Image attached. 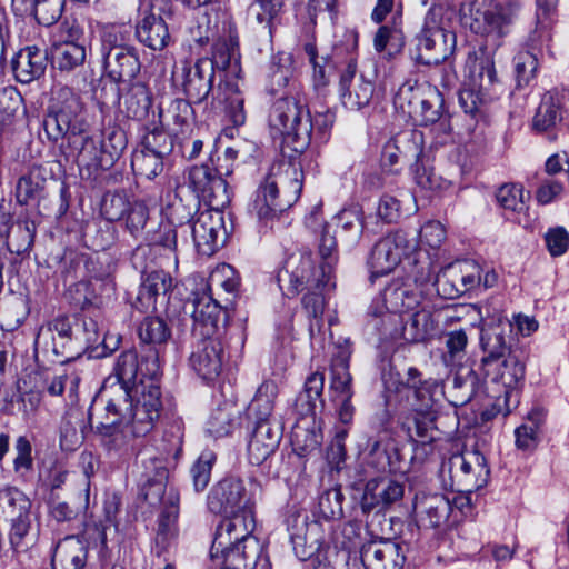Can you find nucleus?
Returning a JSON list of instances; mask_svg holds the SVG:
<instances>
[{
    "label": "nucleus",
    "mask_w": 569,
    "mask_h": 569,
    "mask_svg": "<svg viewBox=\"0 0 569 569\" xmlns=\"http://www.w3.org/2000/svg\"><path fill=\"white\" fill-rule=\"evenodd\" d=\"M423 134L420 131L411 130L402 132L390 139L385 146L381 154V164L393 171L401 158L416 160L421 156Z\"/></svg>",
    "instance_id": "obj_28"
},
{
    "label": "nucleus",
    "mask_w": 569,
    "mask_h": 569,
    "mask_svg": "<svg viewBox=\"0 0 569 569\" xmlns=\"http://www.w3.org/2000/svg\"><path fill=\"white\" fill-rule=\"evenodd\" d=\"M332 273L326 263H317L310 252L292 253L278 273V282L286 296L293 297L305 290L333 289Z\"/></svg>",
    "instance_id": "obj_8"
},
{
    "label": "nucleus",
    "mask_w": 569,
    "mask_h": 569,
    "mask_svg": "<svg viewBox=\"0 0 569 569\" xmlns=\"http://www.w3.org/2000/svg\"><path fill=\"white\" fill-rule=\"evenodd\" d=\"M47 178L40 167L30 168L16 184V200L21 206L39 202L46 197Z\"/></svg>",
    "instance_id": "obj_41"
},
{
    "label": "nucleus",
    "mask_w": 569,
    "mask_h": 569,
    "mask_svg": "<svg viewBox=\"0 0 569 569\" xmlns=\"http://www.w3.org/2000/svg\"><path fill=\"white\" fill-rule=\"evenodd\" d=\"M481 272L477 260L465 258V295L467 291L488 289L496 284L497 274L493 271H487L483 277Z\"/></svg>",
    "instance_id": "obj_59"
},
{
    "label": "nucleus",
    "mask_w": 569,
    "mask_h": 569,
    "mask_svg": "<svg viewBox=\"0 0 569 569\" xmlns=\"http://www.w3.org/2000/svg\"><path fill=\"white\" fill-rule=\"evenodd\" d=\"M216 459L213 451L204 450L191 466L190 475L197 492L203 491L208 487Z\"/></svg>",
    "instance_id": "obj_61"
},
{
    "label": "nucleus",
    "mask_w": 569,
    "mask_h": 569,
    "mask_svg": "<svg viewBox=\"0 0 569 569\" xmlns=\"http://www.w3.org/2000/svg\"><path fill=\"white\" fill-rule=\"evenodd\" d=\"M351 351L347 348H341L339 352L332 358L331 362V381L330 390L333 398L352 397V378L349 372V359Z\"/></svg>",
    "instance_id": "obj_45"
},
{
    "label": "nucleus",
    "mask_w": 569,
    "mask_h": 569,
    "mask_svg": "<svg viewBox=\"0 0 569 569\" xmlns=\"http://www.w3.org/2000/svg\"><path fill=\"white\" fill-rule=\"evenodd\" d=\"M192 240L198 253L212 256L224 242L223 214L218 208L199 211L196 219L189 226Z\"/></svg>",
    "instance_id": "obj_18"
},
{
    "label": "nucleus",
    "mask_w": 569,
    "mask_h": 569,
    "mask_svg": "<svg viewBox=\"0 0 569 569\" xmlns=\"http://www.w3.org/2000/svg\"><path fill=\"white\" fill-rule=\"evenodd\" d=\"M102 446L118 457L128 456L132 449V436L122 423H113L106 411L104 421L99 427Z\"/></svg>",
    "instance_id": "obj_39"
},
{
    "label": "nucleus",
    "mask_w": 569,
    "mask_h": 569,
    "mask_svg": "<svg viewBox=\"0 0 569 569\" xmlns=\"http://www.w3.org/2000/svg\"><path fill=\"white\" fill-rule=\"evenodd\" d=\"M223 349L221 342L213 337H201L194 345L189 357L190 367L203 380L216 379L222 369Z\"/></svg>",
    "instance_id": "obj_22"
},
{
    "label": "nucleus",
    "mask_w": 569,
    "mask_h": 569,
    "mask_svg": "<svg viewBox=\"0 0 569 569\" xmlns=\"http://www.w3.org/2000/svg\"><path fill=\"white\" fill-rule=\"evenodd\" d=\"M207 59L214 73L221 71L237 74L240 70L238 37L230 31L227 38L218 39L213 44L212 57Z\"/></svg>",
    "instance_id": "obj_37"
},
{
    "label": "nucleus",
    "mask_w": 569,
    "mask_h": 569,
    "mask_svg": "<svg viewBox=\"0 0 569 569\" xmlns=\"http://www.w3.org/2000/svg\"><path fill=\"white\" fill-rule=\"evenodd\" d=\"M188 186L196 194V199L204 201L212 208H220L229 202L226 180L218 170L207 163L190 168Z\"/></svg>",
    "instance_id": "obj_17"
},
{
    "label": "nucleus",
    "mask_w": 569,
    "mask_h": 569,
    "mask_svg": "<svg viewBox=\"0 0 569 569\" xmlns=\"http://www.w3.org/2000/svg\"><path fill=\"white\" fill-rule=\"evenodd\" d=\"M142 352L147 355V372L160 375V360L171 331L160 317H146L138 327Z\"/></svg>",
    "instance_id": "obj_19"
},
{
    "label": "nucleus",
    "mask_w": 569,
    "mask_h": 569,
    "mask_svg": "<svg viewBox=\"0 0 569 569\" xmlns=\"http://www.w3.org/2000/svg\"><path fill=\"white\" fill-rule=\"evenodd\" d=\"M489 371L495 369L490 381L482 386L473 370L465 377V385H469L471 393L465 401L469 406L473 417L469 420L470 425L477 426L489 421L498 413L507 416L511 409L508 405L509 398L513 393L519 382L525 378V355L519 349L517 352H510L498 363V360ZM490 372L487 375L489 376Z\"/></svg>",
    "instance_id": "obj_2"
},
{
    "label": "nucleus",
    "mask_w": 569,
    "mask_h": 569,
    "mask_svg": "<svg viewBox=\"0 0 569 569\" xmlns=\"http://www.w3.org/2000/svg\"><path fill=\"white\" fill-rule=\"evenodd\" d=\"M163 159L141 148L132 154L131 166L136 174L153 179L162 172Z\"/></svg>",
    "instance_id": "obj_60"
},
{
    "label": "nucleus",
    "mask_w": 569,
    "mask_h": 569,
    "mask_svg": "<svg viewBox=\"0 0 569 569\" xmlns=\"http://www.w3.org/2000/svg\"><path fill=\"white\" fill-rule=\"evenodd\" d=\"M562 119L558 98L551 92L543 94L533 118V128L546 131L555 127Z\"/></svg>",
    "instance_id": "obj_56"
},
{
    "label": "nucleus",
    "mask_w": 569,
    "mask_h": 569,
    "mask_svg": "<svg viewBox=\"0 0 569 569\" xmlns=\"http://www.w3.org/2000/svg\"><path fill=\"white\" fill-rule=\"evenodd\" d=\"M214 76L207 58L198 59L193 64L183 62L172 74L174 83L193 103L203 102L213 92Z\"/></svg>",
    "instance_id": "obj_16"
},
{
    "label": "nucleus",
    "mask_w": 569,
    "mask_h": 569,
    "mask_svg": "<svg viewBox=\"0 0 569 569\" xmlns=\"http://www.w3.org/2000/svg\"><path fill=\"white\" fill-rule=\"evenodd\" d=\"M303 50L313 68L312 80L315 88H325L329 83L333 70L337 68L335 56L329 53L319 56L313 42L306 43Z\"/></svg>",
    "instance_id": "obj_55"
},
{
    "label": "nucleus",
    "mask_w": 569,
    "mask_h": 569,
    "mask_svg": "<svg viewBox=\"0 0 569 569\" xmlns=\"http://www.w3.org/2000/svg\"><path fill=\"white\" fill-rule=\"evenodd\" d=\"M66 0H36L30 13L39 24L50 27L62 16Z\"/></svg>",
    "instance_id": "obj_63"
},
{
    "label": "nucleus",
    "mask_w": 569,
    "mask_h": 569,
    "mask_svg": "<svg viewBox=\"0 0 569 569\" xmlns=\"http://www.w3.org/2000/svg\"><path fill=\"white\" fill-rule=\"evenodd\" d=\"M287 530L293 552L301 561H309L329 545L325 543L322 526L309 520L306 512H293L287 518Z\"/></svg>",
    "instance_id": "obj_13"
},
{
    "label": "nucleus",
    "mask_w": 569,
    "mask_h": 569,
    "mask_svg": "<svg viewBox=\"0 0 569 569\" xmlns=\"http://www.w3.org/2000/svg\"><path fill=\"white\" fill-rule=\"evenodd\" d=\"M216 101L218 103H224L226 114L234 127H240L246 123L244 97L238 83L221 80L217 91L212 94V104H214Z\"/></svg>",
    "instance_id": "obj_35"
},
{
    "label": "nucleus",
    "mask_w": 569,
    "mask_h": 569,
    "mask_svg": "<svg viewBox=\"0 0 569 569\" xmlns=\"http://www.w3.org/2000/svg\"><path fill=\"white\" fill-rule=\"evenodd\" d=\"M302 178V170L293 163H273L256 191L251 213L264 226L272 223L300 198Z\"/></svg>",
    "instance_id": "obj_4"
},
{
    "label": "nucleus",
    "mask_w": 569,
    "mask_h": 569,
    "mask_svg": "<svg viewBox=\"0 0 569 569\" xmlns=\"http://www.w3.org/2000/svg\"><path fill=\"white\" fill-rule=\"evenodd\" d=\"M162 408L158 383L138 385L133 392L122 387L110 390L104 410L113 423H122L132 437H144L154 427Z\"/></svg>",
    "instance_id": "obj_3"
},
{
    "label": "nucleus",
    "mask_w": 569,
    "mask_h": 569,
    "mask_svg": "<svg viewBox=\"0 0 569 569\" xmlns=\"http://www.w3.org/2000/svg\"><path fill=\"white\" fill-rule=\"evenodd\" d=\"M416 242L402 230L391 232L379 239L372 247L367 260L370 279L392 272L403 257L416 250Z\"/></svg>",
    "instance_id": "obj_11"
},
{
    "label": "nucleus",
    "mask_w": 569,
    "mask_h": 569,
    "mask_svg": "<svg viewBox=\"0 0 569 569\" xmlns=\"http://www.w3.org/2000/svg\"><path fill=\"white\" fill-rule=\"evenodd\" d=\"M134 38L129 24H110L101 32V56L126 50H133Z\"/></svg>",
    "instance_id": "obj_49"
},
{
    "label": "nucleus",
    "mask_w": 569,
    "mask_h": 569,
    "mask_svg": "<svg viewBox=\"0 0 569 569\" xmlns=\"http://www.w3.org/2000/svg\"><path fill=\"white\" fill-rule=\"evenodd\" d=\"M435 328L433 313L427 306H423L403 320L402 336L407 341L419 342L427 339Z\"/></svg>",
    "instance_id": "obj_48"
},
{
    "label": "nucleus",
    "mask_w": 569,
    "mask_h": 569,
    "mask_svg": "<svg viewBox=\"0 0 569 569\" xmlns=\"http://www.w3.org/2000/svg\"><path fill=\"white\" fill-rule=\"evenodd\" d=\"M189 99L174 98L159 107V120L162 127L173 133H183L194 121V110Z\"/></svg>",
    "instance_id": "obj_33"
},
{
    "label": "nucleus",
    "mask_w": 569,
    "mask_h": 569,
    "mask_svg": "<svg viewBox=\"0 0 569 569\" xmlns=\"http://www.w3.org/2000/svg\"><path fill=\"white\" fill-rule=\"evenodd\" d=\"M360 559L366 569H401L406 562V547L387 539L362 546Z\"/></svg>",
    "instance_id": "obj_23"
},
{
    "label": "nucleus",
    "mask_w": 569,
    "mask_h": 569,
    "mask_svg": "<svg viewBox=\"0 0 569 569\" xmlns=\"http://www.w3.org/2000/svg\"><path fill=\"white\" fill-rule=\"evenodd\" d=\"M164 128L161 126L148 130L142 138L141 148L162 158L169 156L173 150V139Z\"/></svg>",
    "instance_id": "obj_62"
},
{
    "label": "nucleus",
    "mask_w": 569,
    "mask_h": 569,
    "mask_svg": "<svg viewBox=\"0 0 569 569\" xmlns=\"http://www.w3.org/2000/svg\"><path fill=\"white\" fill-rule=\"evenodd\" d=\"M47 331L51 332L52 350L57 356L69 361L81 355L79 328L74 331L68 317L60 316L48 323Z\"/></svg>",
    "instance_id": "obj_29"
},
{
    "label": "nucleus",
    "mask_w": 569,
    "mask_h": 569,
    "mask_svg": "<svg viewBox=\"0 0 569 569\" xmlns=\"http://www.w3.org/2000/svg\"><path fill=\"white\" fill-rule=\"evenodd\" d=\"M42 126L48 140L64 141L61 151L77 163L80 174L87 179L111 169L128 146L127 132L117 124L106 127L100 141L91 137L81 98L69 87H59L52 92Z\"/></svg>",
    "instance_id": "obj_1"
},
{
    "label": "nucleus",
    "mask_w": 569,
    "mask_h": 569,
    "mask_svg": "<svg viewBox=\"0 0 569 569\" xmlns=\"http://www.w3.org/2000/svg\"><path fill=\"white\" fill-rule=\"evenodd\" d=\"M172 288L171 276L163 270L143 272L133 307L140 312L157 310L158 301H167V293Z\"/></svg>",
    "instance_id": "obj_27"
},
{
    "label": "nucleus",
    "mask_w": 569,
    "mask_h": 569,
    "mask_svg": "<svg viewBox=\"0 0 569 569\" xmlns=\"http://www.w3.org/2000/svg\"><path fill=\"white\" fill-rule=\"evenodd\" d=\"M84 412L80 409H70L60 428V446L63 450L72 451L78 448L84 439Z\"/></svg>",
    "instance_id": "obj_50"
},
{
    "label": "nucleus",
    "mask_w": 569,
    "mask_h": 569,
    "mask_svg": "<svg viewBox=\"0 0 569 569\" xmlns=\"http://www.w3.org/2000/svg\"><path fill=\"white\" fill-rule=\"evenodd\" d=\"M2 511L10 522L9 540L17 552L27 551L37 540L31 516V501L19 489L8 487L0 491Z\"/></svg>",
    "instance_id": "obj_10"
},
{
    "label": "nucleus",
    "mask_w": 569,
    "mask_h": 569,
    "mask_svg": "<svg viewBox=\"0 0 569 569\" xmlns=\"http://www.w3.org/2000/svg\"><path fill=\"white\" fill-rule=\"evenodd\" d=\"M336 228L340 231L342 240L353 247L360 240L363 230V216L361 209L353 207L341 210L335 218Z\"/></svg>",
    "instance_id": "obj_51"
},
{
    "label": "nucleus",
    "mask_w": 569,
    "mask_h": 569,
    "mask_svg": "<svg viewBox=\"0 0 569 569\" xmlns=\"http://www.w3.org/2000/svg\"><path fill=\"white\" fill-rule=\"evenodd\" d=\"M87 556L83 541L70 536L57 545L52 555V565L59 569H82L87 563Z\"/></svg>",
    "instance_id": "obj_40"
},
{
    "label": "nucleus",
    "mask_w": 569,
    "mask_h": 569,
    "mask_svg": "<svg viewBox=\"0 0 569 569\" xmlns=\"http://www.w3.org/2000/svg\"><path fill=\"white\" fill-rule=\"evenodd\" d=\"M432 87L427 81L406 80L396 92L393 104L405 116L413 120L415 109L423 102L425 98H430L428 93L432 91Z\"/></svg>",
    "instance_id": "obj_38"
},
{
    "label": "nucleus",
    "mask_w": 569,
    "mask_h": 569,
    "mask_svg": "<svg viewBox=\"0 0 569 569\" xmlns=\"http://www.w3.org/2000/svg\"><path fill=\"white\" fill-rule=\"evenodd\" d=\"M411 171L418 187L416 196L429 197L426 192L438 191L450 184L448 179L436 174L433 167L430 164L429 158L423 152V149L421 150V156L417 157L415 162L411 164Z\"/></svg>",
    "instance_id": "obj_43"
},
{
    "label": "nucleus",
    "mask_w": 569,
    "mask_h": 569,
    "mask_svg": "<svg viewBox=\"0 0 569 569\" xmlns=\"http://www.w3.org/2000/svg\"><path fill=\"white\" fill-rule=\"evenodd\" d=\"M159 376H151L147 372V355L142 352L139 361L134 350H126L119 355L113 367V377L106 379L102 387V396L108 399L110 390L116 387H122L127 391L133 392L138 385L157 383Z\"/></svg>",
    "instance_id": "obj_14"
},
{
    "label": "nucleus",
    "mask_w": 569,
    "mask_h": 569,
    "mask_svg": "<svg viewBox=\"0 0 569 569\" xmlns=\"http://www.w3.org/2000/svg\"><path fill=\"white\" fill-rule=\"evenodd\" d=\"M47 63V50L37 46H28L12 59V71L19 82L30 83L44 74Z\"/></svg>",
    "instance_id": "obj_31"
},
{
    "label": "nucleus",
    "mask_w": 569,
    "mask_h": 569,
    "mask_svg": "<svg viewBox=\"0 0 569 569\" xmlns=\"http://www.w3.org/2000/svg\"><path fill=\"white\" fill-rule=\"evenodd\" d=\"M323 387L325 375L322 372L316 371L308 376L302 391L296 399V408L301 416L315 415L318 406L323 408Z\"/></svg>",
    "instance_id": "obj_44"
},
{
    "label": "nucleus",
    "mask_w": 569,
    "mask_h": 569,
    "mask_svg": "<svg viewBox=\"0 0 569 569\" xmlns=\"http://www.w3.org/2000/svg\"><path fill=\"white\" fill-rule=\"evenodd\" d=\"M415 512L425 527H455L462 517V498L459 493L452 498L442 495L423 496L416 499Z\"/></svg>",
    "instance_id": "obj_15"
},
{
    "label": "nucleus",
    "mask_w": 569,
    "mask_h": 569,
    "mask_svg": "<svg viewBox=\"0 0 569 569\" xmlns=\"http://www.w3.org/2000/svg\"><path fill=\"white\" fill-rule=\"evenodd\" d=\"M179 493L173 488L169 489V493L164 500V508L158 518L156 530V546L164 551L170 548L178 536V517H179Z\"/></svg>",
    "instance_id": "obj_32"
},
{
    "label": "nucleus",
    "mask_w": 569,
    "mask_h": 569,
    "mask_svg": "<svg viewBox=\"0 0 569 569\" xmlns=\"http://www.w3.org/2000/svg\"><path fill=\"white\" fill-rule=\"evenodd\" d=\"M259 490L260 486L254 480H249L247 486L241 479L224 478L211 489L208 496V508L211 512L224 517L220 525L248 517L254 520L252 508Z\"/></svg>",
    "instance_id": "obj_7"
},
{
    "label": "nucleus",
    "mask_w": 569,
    "mask_h": 569,
    "mask_svg": "<svg viewBox=\"0 0 569 569\" xmlns=\"http://www.w3.org/2000/svg\"><path fill=\"white\" fill-rule=\"evenodd\" d=\"M7 246L18 256L29 252L36 236V224L29 219L18 220L6 230Z\"/></svg>",
    "instance_id": "obj_52"
},
{
    "label": "nucleus",
    "mask_w": 569,
    "mask_h": 569,
    "mask_svg": "<svg viewBox=\"0 0 569 569\" xmlns=\"http://www.w3.org/2000/svg\"><path fill=\"white\" fill-rule=\"evenodd\" d=\"M468 62L470 63L469 81L468 84L465 83V87L468 86L467 91L471 98V106L469 107L465 100V126L468 124L467 118H469L473 124L468 126V130L472 133L479 130L477 133V138H479L482 136L483 122L481 123L482 113L478 103L486 100L488 91L496 84V69L492 59L485 50H480L473 56L469 54Z\"/></svg>",
    "instance_id": "obj_9"
},
{
    "label": "nucleus",
    "mask_w": 569,
    "mask_h": 569,
    "mask_svg": "<svg viewBox=\"0 0 569 569\" xmlns=\"http://www.w3.org/2000/svg\"><path fill=\"white\" fill-rule=\"evenodd\" d=\"M489 468L486 463V458L473 450L467 453V458H465V483L469 486L467 490H465V507L471 508L472 501L470 495L483 488L489 479Z\"/></svg>",
    "instance_id": "obj_42"
},
{
    "label": "nucleus",
    "mask_w": 569,
    "mask_h": 569,
    "mask_svg": "<svg viewBox=\"0 0 569 569\" xmlns=\"http://www.w3.org/2000/svg\"><path fill=\"white\" fill-rule=\"evenodd\" d=\"M254 520L249 517L242 520L219 525L211 546V557L226 559L228 565L237 569H253L261 552L260 543L251 533Z\"/></svg>",
    "instance_id": "obj_6"
},
{
    "label": "nucleus",
    "mask_w": 569,
    "mask_h": 569,
    "mask_svg": "<svg viewBox=\"0 0 569 569\" xmlns=\"http://www.w3.org/2000/svg\"><path fill=\"white\" fill-rule=\"evenodd\" d=\"M405 493L403 483L388 479H370L363 490L360 507L363 513L373 510L382 511L389 506L400 501Z\"/></svg>",
    "instance_id": "obj_25"
},
{
    "label": "nucleus",
    "mask_w": 569,
    "mask_h": 569,
    "mask_svg": "<svg viewBox=\"0 0 569 569\" xmlns=\"http://www.w3.org/2000/svg\"><path fill=\"white\" fill-rule=\"evenodd\" d=\"M240 416L236 405L224 402L211 411L206 430L216 438L226 437L240 425Z\"/></svg>",
    "instance_id": "obj_46"
},
{
    "label": "nucleus",
    "mask_w": 569,
    "mask_h": 569,
    "mask_svg": "<svg viewBox=\"0 0 569 569\" xmlns=\"http://www.w3.org/2000/svg\"><path fill=\"white\" fill-rule=\"evenodd\" d=\"M136 37L152 50H162L170 41L168 26L160 14L146 13L136 27Z\"/></svg>",
    "instance_id": "obj_36"
},
{
    "label": "nucleus",
    "mask_w": 569,
    "mask_h": 569,
    "mask_svg": "<svg viewBox=\"0 0 569 569\" xmlns=\"http://www.w3.org/2000/svg\"><path fill=\"white\" fill-rule=\"evenodd\" d=\"M191 301L193 333L200 337H213L218 329L222 308L211 296L194 295Z\"/></svg>",
    "instance_id": "obj_30"
},
{
    "label": "nucleus",
    "mask_w": 569,
    "mask_h": 569,
    "mask_svg": "<svg viewBox=\"0 0 569 569\" xmlns=\"http://www.w3.org/2000/svg\"><path fill=\"white\" fill-rule=\"evenodd\" d=\"M282 438V427L278 420H256L248 443V459L251 465L260 466L278 448Z\"/></svg>",
    "instance_id": "obj_24"
},
{
    "label": "nucleus",
    "mask_w": 569,
    "mask_h": 569,
    "mask_svg": "<svg viewBox=\"0 0 569 569\" xmlns=\"http://www.w3.org/2000/svg\"><path fill=\"white\" fill-rule=\"evenodd\" d=\"M52 67L61 72H70L86 61V44L53 43L50 49Z\"/></svg>",
    "instance_id": "obj_47"
},
{
    "label": "nucleus",
    "mask_w": 569,
    "mask_h": 569,
    "mask_svg": "<svg viewBox=\"0 0 569 569\" xmlns=\"http://www.w3.org/2000/svg\"><path fill=\"white\" fill-rule=\"evenodd\" d=\"M350 553L346 550H338L337 547H326L309 560L312 569H347Z\"/></svg>",
    "instance_id": "obj_64"
},
{
    "label": "nucleus",
    "mask_w": 569,
    "mask_h": 569,
    "mask_svg": "<svg viewBox=\"0 0 569 569\" xmlns=\"http://www.w3.org/2000/svg\"><path fill=\"white\" fill-rule=\"evenodd\" d=\"M278 385L273 380H264L258 388L249 406V412L256 420H277L272 417Z\"/></svg>",
    "instance_id": "obj_54"
},
{
    "label": "nucleus",
    "mask_w": 569,
    "mask_h": 569,
    "mask_svg": "<svg viewBox=\"0 0 569 569\" xmlns=\"http://www.w3.org/2000/svg\"><path fill=\"white\" fill-rule=\"evenodd\" d=\"M511 332L512 323L501 317H493L487 327H481L479 339L480 346L483 352L487 353L482 358L481 365L486 372L489 373V367L499 360L501 357H506V353L510 355L511 350Z\"/></svg>",
    "instance_id": "obj_20"
},
{
    "label": "nucleus",
    "mask_w": 569,
    "mask_h": 569,
    "mask_svg": "<svg viewBox=\"0 0 569 569\" xmlns=\"http://www.w3.org/2000/svg\"><path fill=\"white\" fill-rule=\"evenodd\" d=\"M520 10V2L507 1L503 4L493 0H473L469 4V28L473 33H503V28L512 22Z\"/></svg>",
    "instance_id": "obj_12"
},
{
    "label": "nucleus",
    "mask_w": 569,
    "mask_h": 569,
    "mask_svg": "<svg viewBox=\"0 0 569 569\" xmlns=\"http://www.w3.org/2000/svg\"><path fill=\"white\" fill-rule=\"evenodd\" d=\"M107 76L117 83L130 82L140 71L137 48L102 56Z\"/></svg>",
    "instance_id": "obj_34"
},
{
    "label": "nucleus",
    "mask_w": 569,
    "mask_h": 569,
    "mask_svg": "<svg viewBox=\"0 0 569 569\" xmlns=\"http://www.w3.org/2000/svg\"><path fill=\"white\" fill-rule=\"evenodd\" d=\"M23 98L13 87L0 89V129L13 123L23 113Z\"/></svg>",
    "instance_id": "obj_58"
},
{
    "label": "nucleus",
    "mask_w": 569,
    "mask_h": 569,
    "mask_svg": "<svg viewBox=\"0 0 569 569\" xmlns=\"http://www.w3.org/2000/svg\"><path fill=\"white\" fill-rule=\"evenodd\" d=\"M430 98H425L423 102L413 111V122L418 126H429L440 120L442 116L443 98L437 87L428 93Z\"/></svg>",
    "instance_id": "obj_57"
},
{
    "label": "nucleus",
    "mask_w": 569,
    "mask_h": 569,
    "mask_svg": "<svg viewBox=\"0 0 569 569\" xmlns=\"http://www.w3.org/2000/svg\"><path fill=\"white\" fill-rule=\"evenodd\" d=\"M356 72V61L353 58H350L340 76L339 88L341 102L345 108L358 111L369 104L375 87L371 81L365 80L362 76L353 82Z\"/></svg>",
    "instance_id": "obj_26"
},
{
    "label": "nucleus",
    "mask_w": 569,
    "mask_h": 569,
    "mask_svg": "<svg viewBox=\"0 0 569 569\" xmlns=\"http://www.w3.org/2000/svg\"><path fill=\"white\" fill-rule=\"evenodd\" d=\"M446 347L447 352L442 355V361L446 367H450L451 372L446 380V386H452L453 388H460L462 386V380L459 375V369L461 366L462 356H460V351H462V329L453 330L446 335Z\"/></svg>",
    "instance_id": "obj_53"
},
{
    "label": "nucleus",
    "mask_w": 569,
    "mask_h": 569,
    "mask_svg": "<svg viewBox=\"0 0 569 569\" xmlns=\"http://www.w3.org/2000/svg\"><path fill=\"white\" fill-rule=\"evenodd\" d=\"M456 44L453 31L427 22L418 39V60L426 66L438 64L453 52Z\"/></svg>",
    "instance_id": "obj_21"
},
{
    "label": "nucleus",
    "mask_w": 569,
    "mask_h": 569,
    "mask_svg": "<svg viewBox=\"0 0 569 569\" xmlns=\"http://www.w3.org/2000/svg\"><path fill=\"white\" fill-rule=\"evenodd\" d=\"M269 124L282 138L283 156L292 159L309 148L313 121L307 101L300 94L277 99L269 113Z\"/></svg>",
    "instance_id": "obj_5"
}]
</instances>
